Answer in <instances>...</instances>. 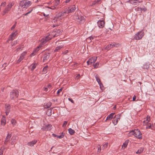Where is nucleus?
Here are the masks:
<instances>
[{"label":"nucleus","instance_id":"680f3d73","mask_svg":"<svg viewBox=\"0 0 155 155\" xmlns=\"http://www.w3.org/2000/svg\"><path fill=\"white\" fill-rule=\"evenodd\" d=\"M142 8V11H143V12H145L147 10V8H146L144 7V8Z\"/></svg>","mask_w":155,"mask_h":155},{"label":"nucleus","instance_id":"473e14b6","mask_svg":"<svg viewBox=\"0 0 155 155\" xmlns=\"http://www.w3.org/2000/svg\"><path fill=\"white\" fill-rule=\"evenodd\" d=\"M11 137V135L10 134H8L6 137V139L5 140V143L6 144L9 141L10 138Z\"/></svg>","mask_w":155,"mask_h":155},{"label":"nucleus","instance_id":"c03bdc74","mask_svg":"<svg viewBox=\"0 0 155 155\" xmlns=\"http://www.w3.org/2000/svg\"><path fill=\"white\" fill-rule=\"evenodd\" d=\"M111 46V48H112L114 47H117L119 45L118 44H115L114 43H112V44H110Z\"/></svg>","mask_w":155,"mask_h":155},{"label":"nucleus","instance_id":"c756f323","mask_svg":"<svg viewBox=\"0 0 155 155\" xmlns=\"http://www.w3.org/2000/svg\"><path fill=\"white\" fill-rule=\"evenodd\" d=\"M48 66H45L43 68L42 72L43 74H45L47 73L48 68Z\"/></svg>","mask_w":155,"mask_h":155},{"label":"nucleus","instance_id":"603ef678","mask_svg":"<svg viewBox=\"0 0 155 155\" xmlns=\"http://www.w3.org/2000/svg\"><path fill=\"white\" fill-rule=\"evenodd\" d=\"M108 144V143H106L105 144H104L103 146V148L106 149V148H107V147Z\"/></svg>","mask_w":155,"mask_h":155},{"label":"nucleus","instance_id":"f704fd0d","mask_svg":"<svg viewBox=\"0 0 155 155\" xmlns=\"http://www.w3.org/2000/svg\"><path fill=\"white\" fill-rule=\"evenodd\" d=\"M129 141V140H127L125 142L123 143V144L122 145V147H124V148H126L127 146Z\"/></svg>","mask_w":155,"mask_h":155},{"label":"nucleus","instance_id":"2eb2a0df","mask_svg":"<svg viewBox=\"0 0 155 155\" xmlns=\"http://www.w3.org/2000/svg\"><path fill=\"white\" fill-rule=\"evenodd\" d=\"M104 22L103 20H99L97 22V25L100 28H103L104 26Z\"/></svg>","mask_w":155,"mask_h":155},{"label":"nucleus","instance_id":"20e7f679","mask_svg":"<svg viewBox=\"0 0 155 155\" xmlns=\"http://www.w3.org/2000/svg\"><path fill=\"white\" fill-rule=\"evenodd\" d=\"M10 98L14 100L17 98L18 96V90H14L10 93Z\"/></svg>","mask_w":155,"mask_h":155},{"label":"nucleus","instance_id":"4468645a","mask_svg":"<svg viewBox=\"0 0 155 155\" xmlns=\"http://www.w3.org/2000/svg\"><path fill=\"white\" fill-rule=\"evenodd\" d=\"M50 55V52H46L45 53V54L44 55V57H43V61L44 62H45L47 60H48L49 58V57Z\"/></svg>","mask_w":155,"mask_h":155},{"label":"nucleus","instance_id":"cd10ccee","mask_svg":"<svg viewBox=\"0 0 155 155\" xmlns=\"http://www.w3.org/2000/svg\"><path fill=\"white\" fill-rule=\"evenodd\" d=\"M6 123L5 117L3 116L1 120V124L2 125H4Z\"/></svg>","mask_w":155,"mask_h":155},{"label":"nucleus","instance_id":"5fc2aeb1","mask_svg":"<svg viewBox=\"0 0 155 155\" xmlns=\"http://www.w3.org/2000/svg\"><path fill=\"white\" fill-rule=\"evenodd\" d=\"M62 90V88H61L59 89L57 92V94H59Z\"/></svg>","mask_w":155,"mask_h":155},{"label":"nucleus","instance_id":"423d86ee","mask_svg":"<svg viewBox=\"0 0 155 155\" xmlns=\"http://www.w3.org/2000/svg\"><path fill=\"white\" fill-rule=\"evenodd\" d=\"M134 135L137 138L139 139H142V134L139 130L138 129L134 130Z\"/></svg>","mask_w":155,"mask_h":155},{"label":"nucleus","instance_id":"c85d7f7f","mask_svg":"<svg viewBox=\"0 0 155 155\" xmlns=\"http://www.w3.org/2000/svg\"><path fill=\"white\" fill-rule=\"evenodd\" d=\"M144 148L143 147H141L137 150L136 152V153L137 154H139L141 153L143 151Z\"/></svg>","mask_w":155,"mask_h":155},{"label":"nucleus","instance_id":"58836bf2","mask_svg":"<svg viewBox=\"0 0 155 155\" xmlns=\"http://www.w3.org/2000/svg\"><path fill=\"white\" fill-rule=\"evenodd\" d=\"M33 11V9L32 8H29L28 10V12H27L26 13L24 14L23 15L25 16H27V15L28 14L31 13L32 11Z\"/></svg>","mask_w":155,"mask_h":155},{"label":"nucleus","instance_id":"7c9ffc66","mask_svg":"<svg viewBox=\"0 0 155 155\" xmlns=\"http://www.w3.org/2000/svg\"><path fill=\"white\" fill-rule=\"evenodd\" d=\"M37 64V63L36 62H35L31 65V66H32L31 70L32 71H33L34 70Z\"/></svg>","mask_w":155,"mask_h":155},{"label":"nucleus","instance_id":"a211bd4d","mask_svg":"<svg viewBox=\"0 0 155 155\" xmlns=\"http://www.w3.org/2000/svg\"><path fill=\"white\" fill-rule=\"evenodd\" d=\"M41 47L42 45H40L39 46H38L34 50L32 53L30 54V56L31 57L34 56L38 52V51H39V48H41Z\"/></svg>","mask_w":155,"mask_h":155},{"label":"nucleus","instance_id":"774afa93","mask_svg":"<svg viewBox=\"0 0 155 155\" xmlns=\"http://www.w3.org/2000/svg\"><path fill=\"white\" fill-rule=\"evenodd\" d=\"M80 77V74H78L77 75V76L76 77V79H78Z\"/></svg>","mask_w":155,"mask_h":155},{"label":"nucleus","instance_id":"13d9d810","mask_svg":"<svg viewBox=\"0 0 155 155\" xmlns=\"http://www.w3.org/2000/svg\"><path fill=\"white\" fill-rule=\"evenodd\" d=\"M16 26H15V24H14V25H13L11 27V30H13V29H14L15 27Z\"/></svg>","mask_w":155,"mask_h":155},{"label":"nucleus","instance_id":"a878e982","mask_svg":"<svg viewBox=\"0 0 155 155\" xmlns=\"http://www.w3.org/2000/svg\"><path fill=\"white\" fill-rule=\"evenodd\" d=\"M150 64H148L147 63L144 64L142 66L143 68L145 69H148L149 68Z\"/></svg>","mask_w":155,"mask_h":155},{"label":"nucleus","instance_id":"6e6552de","mask_svg":"<svg viewBox=\"0 0 155 155\" xmlns=\"http://www.w3.org/2000/svg\"><path fill=\"white\" fill-rule=\"evenodd\" d=\"M59 45L57 46L54 51L55 52H59L64 47V45L62 42L60 43H58Z\"/></svg>","mask_w":155,"mask_h":155},{"label":"nucleus","instance_id":"864d4df0","mask_svg":"<svg viewBox=\"0 0 155 155\" xmlns=\"http://www.w3.org/2000/svg\"><path fill=\"white\" fill-rule=\"evenodd\" d=\"M116 117V119L118 121V120H120V115L117 114V115L115 116V117Z\"/></svg>","mask_w":155,"mask_h":155},{"label":"nucleus","instance_id":"0eeeda50","mask_svg":"<svg viewBox=\"0 0 155 155\" xmlns=\"http://www.w3.org/2000/svg\"><path fill=\"white\" fill-rule=\"evenodd\" d=\"M57 22L55 24H54L53 25V27H55L56 26H58L59 25L60 23V21H59V17H58V15H57L55 16L53 19L52 20V22L55 23Z\"/></svg>","mask_w":155,"mask_h":155},{"label":"nucleus","instance_id":"bb28decb","mask_svg":"<svg viewBox=\"0 0 155 155\" xmlns=\"http://www.w3.org/2000/svg\"><path fill=\"white\" fill-rule=\"evenodd\" d=\"M47 41L45 38H43L41 40L40 45H41L42 46L43 45H44L46 43Z\"/></svg>","mask_w":155,"mask_h":155},{"label":"nucleus","instance_id":"393cba45","mask_svg":"<svg viewBox=\"0 0 155 155\" xmlns=\"http://www.w3.org/2000/svg\"><path fill=\"white\" fill-rule=\"evenodd\" d=\"M115 114V113H113L110 114L109 115H108L107 117V118L106 120V121L107 120H110L112 119L113 118V115Z\"/></svg>","mask_w":155,"mask_h":155},{"label":"nucleus","instance_id":"4c0bfd02","mask_svg":"<svg viewBox=\"0 0 155 155\" xmlns=\"http://www.w3.org/2000/svg\"><path fill=\"white\" fill-rule=\"evenodd\" d=\"M101 1V0H95L94 1L92 5H91V6H93V5L97 4L99 3Z\"/></svg>","mask_w":155,"mask_h":155},{"label":"nucleus","instance_id":"de8ad7c7","mask_svg":"<svg viewBox=\"0 0 155 155\" xmlns=\"http://www.w3.org/2000/svg\"><path fill=\"white\" fill-rule=\"evenodd\" d=\"M98 150L97 151V153H99L101 152V147L100 145H98L97 147Z\"/></svg>","mask_w":155,"mask_h":155},{"label":"nucleus","instance_id":"ea45409f","mask_svg":"<svg viewBox=\"0 0 155 155\" xmlns=\"http://www.w3.org/2000/svg\"><path fill=\"white\" fill-rule=\"evenodd\" d=\"M118 121L116 119L115 117L112 120V122L114 125H116L117 124Z\"/></svg>","mask_w":155,"mask_h":155},{"label":"nucleus","instance_id":"8fccbe9b","mask_svg":"<svg viewBox=\"0 0 155 155\" xmlns=\"http://www.w3.org/2000/svg\"><path fill=\"white\" fill-rule=\"evenodd\" d=\"M151 124L149 123L147 125L146 128L147 129H150L151 128Z\"/></svg>","mask_w":155,"mask_h":155},{"label":"nucleus","instance_id":"f8f14e48","mask_svg":"<svg viewBox=\"0 0 155 155\" xmlns=\"http://www.w3.org/2000/svg\"><path fill=\"white\" fill-rule=\"evenodd\" d=\"M68 13L67 10H66V11H62L61 12L57 14L58 17H59V18L61 17H66Z\"/></svg>","mask_w":155,"mask_h":155},{"label":"nucleus","instance_id":"e2e57ef3","mask_svg":"<svg viewBox=\"0 0 155 155\" xmlns=\"http://www.w3.org/2000/svg\"><path fill=\"white\" fill-rule=\"evenodd\" d=\"M48 90V89L47 88V87H45L44 88V90L46 91H47Z\"/></svg>","mask_w":155,"mask_h":155},{"label":"nucleus","instance_id":"412c9836","mask_svg":"<svg viewBox=\"0 0 155 155\" xmlns=\"http://www.w3.org/2000/svg\"><path fill=\"white\" fill-rule=\"evenodd\" d=\"M37 140H35L28 142L27 143V145L29 146L32 147L37 142Z\"/></svg>","mask_w":155,"mask_h":155},{"label":"nucleus","instance_id":"4be33fe9","mask_svg":"<svg viewBox=\"0 0 155 155\" xmlns=\"http://www.w3.org/2000/svg\"><path fill=\"white\" fill-rule=\"evenodd\" d=\"M16 137L15 136L12 137L11 139V145H14L15 146V144L16 143Z\"/></svg>","mask_w":155,"mask_h":155},{"label":"nucleus","instance_id":"338daca9","mask_svg":"<svg viewBox=\"0 0 155 155\" xmlns=\"http://www.w3.org/2000/svg\"><path fill=\"white\" fill-rule=\"evenodd\" d=\"M3 151L2 150H0V155H2Z\"/></svg>","mask_w":155,"mask_h":155},{"label":"nucleus","instance_id":"a19ab883","mask_svg":"<svg viewBox=\"0 0 155 155\" xmlns=\"http://www.w3.org/2000/svg\"><path fill=\"white\" fill-rule=\"evenodd\" d=\"M11 122L13 126H15L16 125V121L14 119H12Z\"/></svg>","mask_w":155,"mask_h":155},{"label":"nucleus","instance_id":"f3484780","mask_svg":"<svg viewBox=\"0 0 155 155\" xmlns=\"http://www.w3.org/2000/svg\"><path fill=\"white\" fill-rule=\"evenodd\" d=\"M10 105L9 104H6L5 105V114L6 115H8L10 110Z\"/></svg>","mask_w":155,"mask_h":155},{"label":"nucleus","instance_id":"bf43d9fd","mask_svg":"<svg viewBox=\"0 0 155 155\" xmlns=\"http://www.w3.org/2000/svg\"><path fill=\"white\" fill-rule=\"evenodd\" d=\"M6 5V3L5 2H4L2 3L1 5H3V6H5Z\"/></svg>","mask_w":155,"mask_h":155},{"label":"nucleus","instance_id":"72a5a7b5","mask_svg":"<svg viewBox=\"0 0 155 155\" xmlns=\"http://www.w3.org/2000/svg\"><path fill=\"white\" fill-rule=\"evenodd\" d=\"M46 114L48 116H51L52 114V110L51 109H48L46 113Z\"/></svg>","mask_w":155,"mask_h":155},{"label":"nucleus","instance_id":"09e8293b","mask_svg":"<svg viewBox=\"0 0 155 155\" xmlns=\"http://www.w3.org/2000/svg\"><path fill=\"white\" fill-rule=\"evenodd\" d=\"M150 117L149 116H147V119H146V123H148L150 121Z\"/></svg>","mask_w":155,"mask_h":155},{"label":"nucleus","instance_id":"f03ea898","mask_svg":"<svg viewBox=\"0 0 155 155\" xmlns=\"http://www.w3.org/2000/svg\"><path fill=\"white\" fill-rule=\"evenodd\" d=\"M144 32L143 30L140 31L134 35L133 39L136 40L141 39L144 35Z\"/></svg>","mask_w":155,"mask_h":155},{"label":"nucleus","instance_id":"aec40b11","mask_svg":"<svg viewBox=\"0 0 155 155\" xmlns=\"http://www.w3.org/2000/svg\"><path fill=\"white\" fill-rule=\"evenodd\" d=\"M52 128V126L51 124H48L45 125V127L43 128L44 130H50Z\"/></svg>","mask_w":155,"mask_h":155},{"label":"nucleus","instance_id":"5701e85b","mask_svg":"<svg viewBox=\"0 0 155 155\" xmlns=\"http://www.w3.org/2000/svg\"><path fill=\"white\" fill-rule=\"evenodd\" d=\"M52 135L54 137H57L58 138L61 139L63 138L64 136V134L62 132L61 134L60 135H57L54 134H53Z\"/></svg>","mask_w":155,"mask_h":155},{"label":"nucleus","instance_id":"49530a36","mask_svg":"<svg viewBox=\"0 0 155 155\" xmlns=\"http://www.w3.org/2000/svg\"><path fill=\"white\" fill-rule=\"evenodd\" d=\"M99 63L98 62H97L93 65V66L95 68H97L98 67Z\"/></svg>","mask_w":155,"mask_h":155},{"label":"nucleus","instance_id":"79ce46f5","mask_svg":"<svg viewBox=\"0 0 155 155\" xmlns=\"http://www.w3.org/2000/svg\"><path fill=\"white\" fill-rule=\"evenodd\" d=\"M135 9L136 11H140L141 12H142V8L139 7L135 8Z\"/></svg>","mask_w":155,"mask_h":155},{"label":"nucleus","instance_id":"f257e3e1","mask_svg":"<svg viewBox=\"0 0 155 155\" xmlns=\"http://www.w3.org/2000/svg\"><path fill=\"white\" fill-rule=\"evenodd\" d=\"M31 2L28 0H23L20 1L19 6L23 8H27L31 5Z\"/></svg>","mask_w":155,"mask_h":155},{"label":"nucleus","instance_id":"2f4dec72","mask_svg":"<svg viewBox=\"0 0 155 155\" xmlns=\"http://www.w3.org/2000/svg\"><path fill=\"white\" fill-rule=\"evenodd\" d=\"M51 35V33L49 34L45 38L46 39L47 41H49L52 38H53L52 35Z\"/></svg>","mask_w":155,"mask_h":155},{"label":"nucleus","instance_id":"4d7b16f0","mask_svg":"<svg viewBox=\"0 0 155 155\" xmlns=\"http://www.w3.org/2000/svg\"><path fill=\"white\" fill-rule=\"evenodd\" d=\"M48 89L50 90L51 88V84H49L47 86V87Z\"/></svg>","mask_w":155,"mask_h":155},{"label":"nucleus","instance_id":"c9c22d12","mask_svg":"<svg viewBox=\"0 0 155 155\" xmlns=\"http://www.w3.org/2000/svg\"><path fill=\"white\" fill-rule=\"evenodd\" d=\"M94 76L96 81L98 83H100V82H101L100 79L99 78L98 75V74H96L94 75Z\"/></svg>","mask_w":155,"mask_h":155},{"label":"nucleus","instance_id":"9b49d317","mask_svg":"<svg viewBox=\"0 0 155 155\" xmlns=\"http://www.w3.org/2000/svg\"><path fill=\"white\" fill-rule=\"evenodd\" d=\"M97 57H92L89 59L88 60L87 62V64L89 65L91 64L94 63L97 60Z\"/></svg>","mask_w":155,"mask_h":155},{"label":"nucleus","instance_id":"9d476101","mask_svg":"<svg viewBox=\"0 0 155 155\" xmlns=\"http://www.w3.org/2000/svg\"><path fill=\"white\" fill-rule=\"evenodd\" d=\"M76 9V6L75 5L70 6L67 9L68 13H71L74 12Z\"/></svg>","mask_w":155,"mask_h":155},{"label":"nucleus","instance_id":"0e129e2a","mask_svg":"<svg viewBox=\"0 0 155 155\" xmlns=\"http://www.w3.org/2000/svg\"><path fill=\"white\" fill-rule=\"evenodd\" d=\"M68 100L70 101L71 103H74V101L70 98H68Z\"/></svg>","mask_w":155,"mask_h":155},{"label":"nucleus","instance_id":"dca6fc26","mask_svg":"<svg viewBox=\"0 0 155 155\" xmlns=\"http://www.w3.org/2000/svg\"><path fill=\"white\" fill-rule=\"evenodd\" d=\"M26 52L24 51L22 53H21L19 58L17 61V63H19L24 59V57L26 55Z\"/></svg>","mask_w":155,"mask_h":155},{"label":"nucleus","instance_id":"e433bc0d","mask_svg":"<svg viewBox=\"0 0 155 155\" xmlns=\"http://www.w3.org/2000/svg\"><path fill=\"white\" fill-rule=\"evenodd\" d=\"M68 132L71 135H73L75 133L74 130L72 129L71 128H70L68 130Z\"/></svg>","mask_w":155,"mask_h":155},{"label":"nucleus","instance_id":"7ed1b4c3","mask_svg":"<svg viewBox=\"0 0 155 155\" xmlns=\"http://www.w3.org/2000/svg\"><path fill=\"white\" fill-rule=\"evenodd\" d=\"M14 4V3L13 2H10L3 11L2 15H4L5 14L8 13Z\"/></svg>","mask_w":155,"mask_h":155},{"label":"nucleus","instance_id":"3c124183","mask_svg":"<svg viewBox=\"0 0 155 155\" xmlns=\"http://www.w3.org/2000/svg\"><path fill=\"white\" fill-rule=\"evenodd\" d=\"M99 84V85H100V88L101 89V90H103V86L102 83L100 82V83H98Z\"/></svg>","mask_w":155,"mask_h":155},{"label":"nucleus","instance_id":"69168bd1","mask_svg":"<svg viewBox=\"0 0 155 155\" xmlns=\"http://www.w3.org/2000/svg\"><path fill=\"white\" fill-rule=\"evenodd\" d=\"M43 15L45 17H48V14H47V15H46L45 14V13H43Z\"/></svg>","mask_w":155,"mask_h":155},{"label":"nucleus","instance_id":"6ab92c4d","mask_svg":"<svg viewBox=\"0 0 155 155\" xmlns=\"http://www.w3.org/2000/svg\"><path fill=\"white\" fill-rule=\"evenodd\" d=\"M17 34V31H16L15 32H12L10 36V38L8 41L11 40V41L13 40L14 39V37L16 36Z\"/></svg>","mask_w":155,"mask_h":155},{"label":"nucleus","instance_id":"39448f33","mask_svg":"<svg viewBox=\"0 0 155 155\" xmlns=\"http://www.w3.org/2000/svg\"><path fill=\"white\" fill-rule=\"evenodd\" d=\"M75 19L76 21L80 24L83 23L85 21L84 17L81 15L76 16Z\"/></svg>","mask_w":155,"mask_h":155},{"label":"nucleus","instance_id":"ddd939ff","mask_svg":"<svg viewBox=\"0 0 155 155\" xmlns=\"http://www.w3.org/2000/svg\"><path fill=\"white\" fill-rule=\"evenodd\" d=\"M128 2L134 5H137L140 2V1L136 0H129Z\"/></svg>","mask_w":155,"mask_h":155},{"label":"nucleus","instance_id":"a18cd8bd","mask_svg":"<svg viewBox=\"0 0 155 155\" xmlns=\"http://www.w3.org/2000/svg\"><path fill=\"white\" fill-rule=\"evenodd\" d=\"M111 48V45L110 44L108 45L105 48V49H106L107 50H109Z\"/></svg>","mask_w":155,"mask_h":155},{"label":"nucleus","instance_id":"052dcab7","mask_svg":"<svg viewBox=\"0 0 155 155\" xmlns=\"http://www.w3.org/2000/svg\"><path fill=\"white\" fill-rule=\"evenodd\" d=\"M136 98V96L135 95H134L133 97V101H135Z\"/></svg>","mask_w":155,"mask_h":155},{"label":"nucleus","instance_id":"b1692460","mask_svg":"<svg viewBox=\"0 0 155 155\" xmlns=\"http://www.w3.org/2000/svg\"><path fill=\"white\" fill-rule=\"evenodd\" d=\"M59 2V1L58 0L56 2V3H55V5H54V6H52L51 7H48V8L51 9L52 10H54L56 9V6H57V5H58V3Z\"/></svg>","mask_w":155,"mask_h":155},{"label":"nucleus","instance_id":"37998d69","mask_svg":"<svg viewBox=\"0 0 155 155\" xmlns=\"http://www.w3.org/2000/svg\"><path fill=\"white\" fill-rule=\"evenodd\" d=\"M134 130H132L129 132L128 134V136H131L132 135H134Z\"/></svg>","mask_w":155,"mask_h":155},{"label":"nucleus","instance_id":"6e6d98bb","mask_svg":"<svg viewBox=\"0 0 155 155\" xmlns=\"http://www.w3.org/2000/svg\"><path fill=\"white\" fill-rule=\"evenodd\" d=\"M67 124V121H64L62 125L63 127H65Z\"/></svg>","mask_w":155,"mask_h":155},{"label":"nucleus","instance_id":"1a4fd4ad","mask_svg":"<svg viewBox=\"0 0 155 155\" xmlns=\"http://www.w3.org/2000/svg\"><path fill=\"white\" fill-rule=\"evenodd\" d=\"M61 33L62 32L60 30L58 29L56 31H54L51 32V35H52L53 37H54L61 34Z\"/></svg>","mask_w":155,"mask_h":155}]
</instances>
